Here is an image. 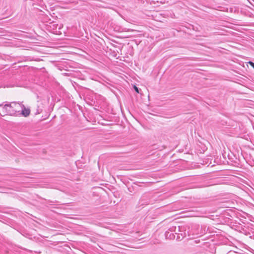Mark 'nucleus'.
<instances>
[{"mask_svg":"<svg viewBox=\"0 0 254 254\" xmlns=\"http://www.w3.org/2000/svg\"><path fill=\"white\" fill-rule=\"evenodd\" d=\"M165 235L166 239H174L175 238V234L169 231H166L165 233Z\"/></svg>","mask_w":254,"mask_h":254,"instance_id":"7ed1b4c3","label":"nucleus"},{"mask_svg":"<svg viewBox=\"0 0 254 254\" xmlns=\"http://www.w3.org/2000/svg\"><path fill=\"white\" fill-rule=\"evenodd\" d=\"M254 68V63L252 62H249L248 63Z\"/></svg>","mask_w":254,"mask_h":254,"instance_id":"9d476101","label":"nucleus"},{"mask_svg":"<svg viewBox=\"0 0 254 254\" xmlns=\"http://www.w3.org/2000/svg\"><path fill=\"white\" fill-rule=\"evenodd\" d=\"M133 88L136 92H137L138 93H139L140 89L137 87H136L135 85H134Z\"/></svg>","mask_w":254,"mask_h":254,"instance_id":"1a4fd4ad","label":"nucleus"},{"mask_svg":"<svg viewBox=\"0 0 254 254\" xmlns=\"http://www.w3.org/2000/svg\"><path fill=\"white\" fill-rule=\"evenodd\" d=\"M2 106V104H0V107H1Z\"/></svg>","mask_w":254,"mask_h":254,"instance_id":"9b49d317","label":"nucleus"},{"mask_svg":"<svg viewBox=\"0 0 254 254\" xmlns=\"http://www.w3.org/2000/svg\"><path fill=\"white\" fill-rule=\"evenodd\" d=\"M47 204L51 205H59V202L58 201H51L50 200H48L47 201Z\"/></svg>","mask_w":254,"mask_h":254,"instance_id":"20e7f679","label":"nucleus"},{"mask_svg":"<svg viewBox=\"0 0 254 254\" xmlns=\"http://www.w3.org/2000/svg\"><path fill=\"white\" fill-rule=\"evenodd\" d=\"M20 104L16 102H11L5 104L2 109V112L4 115L17 116L20 115ZM2 116V115H1Z\"/></svg>","mask_w":254,"mask_h":254,"instance_id":"f257e3e1","label":"nucleus"},{"mask_svg":"<svg viewBox=\"0 0 254 254\" xmlns=\"http://www.w3.org/2000/svg\"><path fill=\"white\" fill-rule=\"evenodd\" d=\"M144 196H142L141 197V198L140 199V203L141 205H145V204L146 205V204H148V201L144 202Z\"/></svg>","mask_w":254,"mask_h":254,"instance_id":"423d86ee","label":"nucleus"},{"mask_svg":"<svg viewBox=\"0 0 254 254\" xmlns=\"http://www.w3.org/2000/svg\"><path fill=\"white\" fill-rule=\"evenodd\" d=\"M42 111V110L39 108V107H37L36 112L35 113V115L40 114Z\"/></svg>","mask_w":254,"mask_h":254,"instance_id":"6e6552de","label":"nucleus"},{"mask_svg":"<svg viewBox=\"0 0 254 254\" xmlns=\"http://www.w3.org/2000/svg\"><path fill=\"white\" fill-rule=\"evenodd\" d=\"M30 110L29 108H26L23 104H20V115L27 117L30 115Z\"/></svg>","mask_w":254,"mask_h":254,"instance_id":"f03ea898","label":"nucleus"},{"mask_svg":"<svg viewBox=\"0 0 254 254\" xmlns=\"http://www.w3.org/2000/svg\"><path fill=\"white\" fill-rule=\"evenodd\" d=\"M185 237V236H184L183 235V234L181 233V234H177V238L176 239L177 240H182Z\"/></svg>","mask_w":254,"mask_h":254,"instance_id":"39448f33","label":"nucleus"},{"mask_svg":"<svg viewBox=\"0 0 254 254\" xmlns=\"http://www.w3.org/2000/svg\"><path fill=\"white\" fill-rule=\"evenodd\" d=\"M176 227L175 226H172L171 227H170L168 229V230L167 231H169L170 232H172L173 233V232H175L176 231Z\"/></svg>","mask_w":254,"mask_h":254,"instance_id":"0eeeda50","label":"nucleus"}]
</instances>
